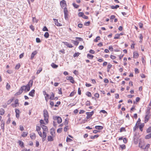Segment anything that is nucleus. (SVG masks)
Instances as JSON below:
<instances>
[{
  "mask_svg": "<svg viewBox=\"0 0 151 151\" xmlns=\"http://www.w3.org/2000/svg\"><path fill=\"white\" fill-rule=\"evenodd\" d=\"M44 116V119L46 123L48 122V119L49 117L47 111L45 109L43 111Z\"/></svg>",
  "mask_w": 151,
  "mask_h": 151,
  "instance_id": "obj_1",
  "label": "nucleus"
},
{
  "mask_svg": "<svg viewBox=\"0 0 151 151\" xmlns=\"http://www.w3.org/2000/svg\"><path fill=\"white\" fill-rule=\"evenodd\" d=\"M21 88L23 91H24L25 92L28 91L30 89L29 87L27 86V85L23 86H22Z\"/></svg>",
  "mask_w": 151,
  "mask_h": 151,
  "instance_id": "obj_2",
  "label": "nucleus"
},
{
  "mask_svg": "<svg viewBox=\"0 0 151 151\" xmlns=\"http://www.w3.org/2000/svg\"><path fill=\"white\" fill-rule=\"evenodd\" d=\"M54 120H57L58 123L60 124L62 122V119L59 116H55L53 117Z\"/></svg>",
  "mask_w": 151,
  "mask_h": 151,
  "instance_id": "obj_3",
  "label": "nucleus"
},
{
  "mask_svg": "<svg viewBox=\"0 0 151 151\" xmlns=\"http://www.w3.org/2000/svg\"><path fill=\"white\" fill-rule=\"evenodd\" d=\"M66 79L67 80H69L72 83H75V81L73 78L71 76H67L66 77Z\"/></svg>",
  "mask_w": 151,
  "mask_h": 151,
  "instance_id": "obj_4",
  "label": "nucleus"
},
{
  "mask_svg": "<svg viewBox=\"0 0 151 151\" xmlns=\"http://www.w3.org/2000/svg\"><path fill=\"white\" fill-rule=\"evenodd\" d=\"M94 113V111H92L91 112H86V114H87L86 118L87 119H89L91 116Z\"/></svg>",
  "mask_w": 151,
  "mask_h": 151,
  "instance_id": "obj_5",
  "label": "nucleus"
},
{
  "mask_svg": "<svg viewBox=\"0 0 151 151\" xmlns=\"http://www.w3.org/2000/svg\"><path fill=\"white\" fill-rule=\"evenodd\" d=\"M139 147L141 148L144 149L145 144L143 141H140L139 145Z\"/></svg>",
  "mask_w": 151,
  "mask_h": 151,
  "instance_id": "obj_6",
  "label": "nucleus"
},
{
  "mask_svg": "<svg viewBox=\"0 0 151 151\" xmlns=\"http://www.w3.org/2000/svg\"><path fill=\"white\" fill-rule=\"evenodd\" d=\"M60 5L62 7H66V4L65 0H63L60 2Z\"/></svg>",
  "mask_w": 151,
  "mask_h": 151,
  "instance_id": "obj_7",
  "label": "nucleus"
},
{
  "mask_svg": "<svg viewBox=\"0 0 151 151\" xmlns=\"http://www.w3.org/2000/svg\"><path fill=\"white\" fill-rule=\"evenodd\" d=\"M53 20L55 25L58 26H62V24L58 22V19L54 18L53 19Z\"/></svg>",
  "mask_w": 151,
  "mask_h": 151,
  "instance_id": "obj_8",
  "label": "nucleus"
},
{
  "mask_svg": "<svg viewBox=\"0 0 151 151\" xmlns=\"http://www.w3.org/2000/svg\"><path fill=\"white\" fill-rule=\"evenodd\" d=\"M43 136L42 137V141H44L46 139V132L45 131H43Z\"/></svg>",
  "mask_w": 151,
  "mask_h": 151,
  "instance_id": "obj_9",
  "label": "nucleus"
},
{
  "mask_svg": "<svg viewBox=\"0 0 151 151\" xmlns=\"http://www.w3.org/2000/svg\"><path fill=\"white\" fill-rule=\"evenodd\" d=\"M35 93V90L34 89L32 90L29 93V95L30 96L33 97Z\"/></svg>",
  "mask_w": 151,
  "mask_h": 151,
  "instance_id": "obj_10",
  "label": "nucleus"
},
{
  "mask_svg": "<svg viewBox=\"0 0 151 151\" xmlns=\"http://www.w3.org/2000/svg\"><path fill=\"white\" fill-rule=\"evenodd\" d=\"M63 43H64L65 45L67 46L68 47L72 48L73 47L72 44H69L67 42H63Z\"/></svg>",
  "mask_w": 151,
  "mask_h": 151,
  "instance_id": "obj_11",
  "label": "nucleus"
},
{
  "mask_svg": "<svg viewBox=\"0 0 151 151\" xmlns=\"http://www.w3.org/2000/svg\"><path fill=\"white\" fill-rule=\"evenodd\" d=\"M33 81L32 80H30L29 81L28 84L27 85V86H29V88H30L32 86L33 84Z\"/></svg>",
  "mask_w": 151,
  "mask_h": 151,
  "instance_id": "obj_12",
  "label": "nucleus"
},
{
  "mask_svg": "<svg viewBox=\"0 0 151 151\" xmlns=\"http://www.w3.org/2000/svg\"><path fill=\"white\" fill-rule=\"evenodd\" d=\"M30 137L32 139H35L36 138L35 134L34 133H32L30 134Z\"/></svg>",
  "mask_w": 151,
  "mask_h": 151,
  "instance_id": "obj_13",
  "label": "nucleus"
},
{
  "mask_svg": "<svg viewBox=\"0 0 151 151\" xmlns=\"http://www.w3.org/2000/svg\"><path fill=\"white\" fill-rule=\"evenodd\" d=\"M22 92L23 91L21 89V88H20L19 91L15 94V96L19 95L21 94L22 93Z\"/></svg>",
  "mask_w": 151,
  "mask_h": 151,
  "instance_id": "obj_14",
  "label": "nucleus"
},
{
  "mask_svg": "<svg viewBox=\"0 0 151 151\" xmlns=\"http://www.w3.org/2000/svg\"><path fill=\"white\" fill-rule=\"evenodd\" d=\"M37 54V52L36 51H35L34 52H33L32 53L31 55V59H32L33 58H34L35 55Z\"/></svg>",
  "mask_w": 151,
  "mask_h": 151,
  "instance_id": "obj_15",
  "label": "nucleus"
},
{
  "mask_svg": "<svg viewBox=\"0 0 151 151\" xmlns=\"http://www.w3.org/2000/svg\"><path fill=\"white\" fill-rule=\"evenodd\" d=\"M18 142L19 144V145L20 146H21L22 147H24V144L23 142L21 140H19Z\"/></svg>",
  "mask_w": 151,
  "mask_h": 151,
  "instance_id": "obj_16",
  "label": "nucleus"
},
{
  "mask_svg": "<svg viewBox=\"0 0 151 151\" xmlns=\"http://www.w3.org/2000/svg\"><path fill=\"white\" fill-rule=\"evenodd\" d=\"M150 116H145V123L147 122L149 119Z\"/></svg>",
  "mask_w": 151,
  "mask_h": 151,
  "instance_id": "obj_17",
  "label": "nucleus"
},
{
  "mask_svg": "<svg viewBox=\"0 0 151 151\" xmlns=\"http://www.w3.org/2000/svg\"><path fill=\"white\" fill-rule=\"evenodd\" d=\"M95 128L96 129L101 130L103 129V127L100 126H96L95 127Z\"/></svg>",
  "mask_w": 151,
  "mask_h": 151,
  "instance_id": "obj_18",
  "label": "nucleus"
},
{
  "mask_svg": "<svg viewBox=\"0 0 151 151\" xmlns=\"http://www.w3.org/2000/svg\"><path fill=\"white\" fill-rule=\"evenodd\" d=\"M134 58H137L139 56L138 53L136 52H134L133 53Z\"/></svg>",
  "mask_w": 151,
  "mask_h": 151,
  "instance_id": "obj_19",
  "label": "nucleus"
},
{
  "mask_svg": "<svg viewBox=\"0 0 151 151\" xmlns=\"http://www.w3.org/2000/svg\"><path fill=\"white\" fill-rule=\"evenodd\" d=\"M119 5H116L115 6H111V8L112 9H116L119 7Z\"/></svg>",
  "mask_w": 151,
  "mask_h": 151,
  "instance_id": "obj_20",
  "label": "nucleus"
},
{
  "mask_svg": "<svg viewBox=\"0 0 151 151\" xmlns=\"http://www.w3.org/2000/svg\"><path fill=\"white\" fill-rule=\"evenodd\" d=\"M87 57L89 59H92L93 58L94 56L92 55L88 54H87Z\"/></svg>",
  "mask_w": 151,
  "mask_h": 151,
  "instance_id": "obj_21",
  "label": "nucleus"
},
{
  "mask_svg": "<svg viewBox=\"0 0 151 151\" xmlns=\"http://www.w3.org/2000/svg\"><path fill=\"white\" fill-rule=\"evenodd\" d=\"M41 127H42V129L43 130V131H46L47 130V128L46 126L44 125H41Z\"/></svg>",
  "mask_w": 151,
  "mask_h": 151,
  "instance_id": "obj_22",
  "label": "nucleus"
},
{
  "mask_svg": "<svg viewBox=\"0 0 151 151\" xmlns=\"http://www.w3.org/2000/svg\"><path fill=\"white\" fill-rule=\"evenodd\" d=\"M28 132H24L22 134V136L23 137H25L27 136Z\"/></svg>",
  "mask_w": 151,
  "mask_h": 151,
  "instance_id": "obj_23",
  "label": "nucleus"
},
{
  "mask_svg": "<svg viewBox=\"0 0 151 151\" xmlns=\"http://www.w3.org/2000/svg\"><path fill=\"white\" fill-rule=\"evenodd\" d=\"M55 96V95L54 94L52 93H51V95L49 99L51 100H54V98Z\"/></svg>",
  "mask_w": 151,
  "mask_h": 151,
  "instance_id": "obj_24",
  "label": "nucleus"
},
{
  "mask_svg": "<svg viewBox=\"0 0 151 151\" xmlns=\"http://www.w3.org/2000/svg\"><path fill=\"white\" fill-rule=\"evenodd\" d=\"M1 129L3 130V132L4 131V123L2 122V123L1 125Z\"/></svg>",
  "mask_w": 151,
  "mask_h": 151,
  "instance_id": "obj_25",
  "label": "nucleus"
},
{
  "mask_svg": "<svg viewBox=\"0 0 151 151\" xmlns=\"http://www.w3.org/2000/svg\"><path fill=\"white\" fill-rule=\"evenodd\" d=\"M51 66L52 67V68H56L58 67V65L55 64L54 63H52L51 64Z\"/></svg>",
  "mask_w": 151,
  "mask_h": 151,
  "instance_id": "obj_26",
  "label": "nucleus"
},
{
  "mask_svg": "<svg viewBox=\"0 0 151 151\" xmlns=\"http://www.w3.org/2000/svg\"><path fill=\"white\" fill-rule=\"evenodd\" d=\"M144 124H140L139 126V129L141 131H142V128L144 127Z\"/></svg>",
  "mask_w": 151,
  "mask_h": 151,
  "instance_id": "obj_27",
  "label": "nucleus"
},
{
  "mask_svg": "<svg viewBox=\"0 0 151 151\" xmlns=\"http://www.w3.org/2000/svg\"><path fill=\"white\" fill-rule=\"evenodd\" d=\"M4 110L2 108L0 109V114L1 115H3L4 114Z\"/></svg>",
  "mask_w": 151,
  "mask_h": 151,
  "instance_id": "obj_28",
  "label": "nucleus"
},
{
  "mask_svg": "<svg viewBox=\"0 0 151 151\" xmlns=\"http://www.w3.org/2000/svg\"><path fill=\"white\" fill-rule=\"evenodd\" d=\"M48 140L49 141H52L53 140V137L51 136H48Z\"/></svg>",
  "mask_w": 151,
  "mask_h": 151,
  "instance_id": "obj_29",
  "label": "nucleus"
},
{
  "mask_svg": "<svg viewBox=\"0 0 151 151\" xmlns=\"http://www.w3.org/2000/svg\"><path fill=\"white\" fill-rule=\"evenodd\" d=\"M63 11L64 14H68V11L66 7H65Z\"/></svg>",
  "mask_w": 151,
  "mask_h": 151,
  "instance_id": "obj_30",
  "label": "nucleus"
},
{
  "mask_svg": "<svg viewBox=\"0 0 151 151\" xmlns=\"http://www.w3.org/2000/svg\"><path fill=\"white\" fill-rule=\"evenodd\" d=\"M49 34L48 32H46L44 35V36L45 37L47 38L49 37Z\"/></svg>",
  "mask_w": 151,
  "mask_h": 151,
  "instance_id": "obj_31",
  "label": "nucleus"
},
{
  "mask_svg": "<svg viewBox=\"0 0 151 151\" xmlns=\"http://www.w3.org/2000/svg\"><path fill=\"white\" fill-rule=\"evenodd\" d=\"M84 14L82 12H79L78 14V15L79 17H82L83 16Z\"/></svg>",
  "mask_w": 151,
  "mask_h": 151,
  "instance_id": "obj_32",
  "label": "nucleus"
},
{
  "mask_svg": "<svg viewBox=\"0 0 151 151\" xmlns=\"http://www.w3.org/2000/svg\"><path fill=\"white\" fill-rule=\"evenodd\" d=\"M73 5L75 8H78L79 7V5L76 4L75 3H73Z\"/></svg>",
  "mask_w": 151,
  "mask_h": 151,
  "instance_id": "obj_33",
  "label": "nucleus"
},
{
  "mask_svg": "<svg viewBox=\"0 0 151 151\" xmlns=\"http://www.w3.org/2000/svg\"><path fill=\"white\" fill-rule=\"evenodd\" d=\"M10 85L8 83H7L6 86V89L7 90H9L10 88Z\"/></svg>",
  "mask_w": 151,
  "mask_h": 151,
  "instance_id": "obj_34",
  "label": "nucleus"
},
{
  "mask_svg": "<svg viewBox=\"0 0 151 151\" xmlns=\"http://www.w3.org/2000/svg\"><path fill=\"white\" fill-rule=\"evenodd\" d=\"M20 63H19L17 65L15 68V69H18L20 67Z\"/></svg>",
  "mask_w": 151,
  "mask_h": 151,
  "instance_id": "obj_35",
  "label": "nucleus"
},
{
  "mask_svg": "<svg viewBox=\"0 0 151 151\" xmlns=\"http://www.w3.org/2000/svg\"><path fill=\"white\" fill-rule=\"evenodd\" d=\"M100 112H102L104 114H106L105 116H106L107 114V113L105 110H101Z\"/></svg>",
  "mask_w": 151,
  "mask_h": 151,
  "instance_id": "obj_36",
  "label": "nucleus"
},
{
  "mask_svg": "<svg viewBox=\"0 0 151 151\" xmlns=\"http://www.w3.org/2000/svg\"><path fill=\"white\" fill-rule=\"evenodd\" d=\"M100 37L99 36H97L96 39L94 40V41L95 42H98V40H100Z\"/></svg>",
  "mask_w": 151,
  "mask_h": 151,
  "instance_id": "obj_37",
  "label": "nucleus"
},
{
  "mask_svg": "<svg viewBox=\"0 0 151 151\" xmlns=\"http://www.w3.org/2000/svg\"><path fill=\"white\" fill-rule=\"evenodd\" d=\"M99 135L98 134H96L95 135H94L93 136H91V139H95L96 138H97L99 137Z\"/></svg>",
  "mask_w": 151,
  "mask_h": 151,
  "instance_id": "obj_38",
  "label": "nucleus"
},
{
  "mask_svg": "<svg viewBox=\"0 0 151 151\" xmlns=\"http://www.w3.org/2000/svg\"><path fill=\"white\" fill-rule=\"evenodd\" d=\"M42 68H39V69L37 70L36 73L37 74H39L42 71Z\"/></svg>",
  "mask_w": 151,
  "mask_h": 151,
  "instance_id": "obj_39",
  "label": "nucleus"
},
{
  "mask_svg": "<svg viewBox=\"0 0 151 151\" xmlns=\"http://www.w3.org/2000/svg\"><path fill=\"white\" fill-rule=\"evenodd\" d=\"M123 131H124V132L126 131V129L124 127H122L120 128V132H122Z\"/></svg>",
  "mask_w": 151,
  "mask_h": 151,
  "instance_id": "obj_40",
  "label": "nucleus"
},
{
  "mask_svg": "<svg viewBox=\"0 0 151 151\" xmlns=\"http://www.w3.org/2000/svg\"><path fill=\"white\" fill-rule=\"evenodd\" d=\"M79 55V53L78 52H76L74 54L73 56L74 57H78Z\"/></svg>",
  "mask_w": 151,
  "mask_h": 151,
  "instance_id": "obj_41",
  "label": "nucleus"
},
{
  "mask_svg": "<svg viewBox=\"0 0 151 151\" xmlns=\"http://www.w3.org/2000/svg\"><path fill=\"white\" fill-rule=\"evenodd\" d=\"M86 95L88 97H91V93L89 92H87L86 93Z\"/></svg>",
  "mask_w": 151,
  "mask_h": 151,
  "instance_id": "obj_42",
  "label": "nucleus"
},
{
  "mask_svg": "<svg viewBox=\"0 0 151 151\" xmlns=\"http://www.w3.org/2000/svg\"><path fill=\"white\" fill-rule=\"evenodd\" d=\"M119 37L120 36L119 35V34H116L115 35V37H114V39H119Z\"/></svg>",
  "mask_w": 151,
  "mask_h": 151,
  "instance_id": "obj_43",
  "label": "nucleus"
},
{
  "mask_svg": "<svg viewBox=\"0 0 151 151\" xmlns=\"http://www.w3.org/2000/svg\"><path fill=\"white\" fill-rule=\"evenodd\" d=\"M151 138V136L150 135V134L146 135L145 137V138L146 139H149Z\"/></svg>",
  "mask_w": 151,
  "mask_h": 151,
  "instance_id": "obj_44",
  "label": "nucleus"
},
{
  "mask_svg": "<svg viewBox=\"0 0 151 151\" xmlns=\"http://www.w3.org/2000/svg\"><path fill=\"white\" fill-rule=\"evenodd\" d=\"M41 129V128L40 127L38 126H37L36 127V130L38 132H40V131Z\"/></svg>",
  "mask_w": 151,
  "mask_h": 151,
  "instance_id": "obj_45",
  "label": "nucleus"
},
{
  "mask_svg": "<svg viewBox=\"0 0 151 151\" xmlns=\"http://www.w3.org/2000/svg\"><path fill=\"white\" fill-rule=\"evenodd\" d=\"M32 20L34 22L37 23V20L35 17L32 18Z\"/></svg>",
  "mask_w": 151,
  "mask_h": 151,
  "instance_id": "obj_46",
  "label": "nucleus"
},
{
  "mask_svg": "<svg viewBox=\"0 0 151 151\" xmlns=\"http://www.w3.org/2000/svg\"><path fill=\"white\" fill-rule=\"evenodd\" d=\"M150 145L149 144H147L146 145L145 147H144V149H148L150 147Z\"/></svg>",
  "mask_w": 151,
  "mask_h": 151,
  "instance_id": "obj_47",
  "label": "nucleus"
},
{
  "mask_svg": "<svg viewBox=\"0 0 151 151\" xmlns=\"http://www.w3.org/2000/svg\"><path fill=\"white\" fill-rule=\"evenodd\" d=\"M30 28L32 29V30L34 31L35 30V28L32 25H31L29 26Z\"/></svg>",
  "mask_w": 151,
  "mask_h": 151,
  "instance_id": "obj_48",
  "label": "nucleus"
},
{
  "mask_svg": "<svg viewBox=\"0 0 151 151\" xmlns=\"http://www.w3.org/2000/svg\"><path fill=\"white\" fill-rule=\"evenodd\" d=\"M120 147L122 149H124L126 147L125 145H120Z\"/></svg>",
  "mask_w": 151,
  "mask_h": 151,
  "instance_id": "obj_49",
  "label": "nucleus"
},
{
  "mask_svg": "<svg viewBox=\"0 0 151 151\" xmlns=\"http://www.w3.org/2000/svg\"><path fill=\"white\" fill-rule=\"evenodd\" d=\"M13 100V99H10L7 102V104H9Z\"/></svg>",
  "mask_w": 151,
  "mask_h": 151,
  "instance_id": "obj_50",
  "label": "nucleus"
},
{
  "mask_svg": "<svg viewBox=\"0 0 151 151\" xmlns=\"http://www.w3.org/2000/svg\"><path fill=\"white\" fill-rule=\"evenodd\" d=\"M62 128H59L57 129V132L58 133H61L62 131Z\"/></svg>",
  "mask_w": 151,
  "mask_h": 151,
  "instance_id": "obj_51",
  "label": "nucleus"
},
{
  "mask_svg": "<svg viewBox=\"0 0 151 151\" xmlns=\"http://www.w3.org/2000/svg\"><path fill=\"white\" fill-rule=\"evenodd\" d=\"M147 133H150L151 132V127H150L147 130Z\"/></svg>",
  "mask_w": 151,
  "mask_h": 151,
  "instance_id": "obj_52",
  "label": "nucleus"
},
{
  "mask_svg": "<svg viewBox=\"0 0 151 151\" xmlns=\"http://www.w3.org/2000/svg\"><path fill=\"white\" fill-rule=\"evenodd\" d=\"M65 19L66 20H68V14H64Z\"/></svg>",
  "mask_w": 151,
  "mask_h": 151,
  "instance_id": "obj_53",
  "label": "nucleus"
},
{
  "mask_svg": "<svg viewBox=\"0 0 151 151\" xmlns=\"http://www.w3.org/2000/svg\"><path fill=\"white\" fill-rule=\"evenodd\" d=\"M19 127H20V130H21V131H22L24 130V128L22 126V125H20L19 126Z\"/></svg>",
  "mask_w": 151,
  "mask_h": 151,
  "instance_id": "obj_54",
  "label": "nucleus"
},
{
  "mask_svg": "<svg viewBox=\"0 0 151 151\" xmlns=\"http://www.w3.org/2000/svg\"><path fill=\"white\" fill-rule=\"evenodd\" d=\"M68 129V126H66L64 129V131L65 132H66Z\"/></svg>",
  "mask_w": 151,
  "mask_h": 151,
  "instance_id": "obj_55",
  "label": "nucleus"
},
{
  "mask_svg": "<svg viewBox=\"0 0 151 151\" xmlns=\"http://www.w3.org/2000/svg\"><path fill=\"white\" fill-rule=\"evenodd\" d=\"M42 30L43 31H48V30L47 28V27L46 26L44 27L43 29H42Z\"/></svg>",
  "mask_w": 151,
  "mask_h": 151,
  "instance_id": "obj_56",
  "label": "nucleus"
},
{
  "mask_svg": "<svg viewBox=\"0 0 151 151\" xmlns=\"http://www.w3.org/2000/svg\"><path fill=\"white\" fill-rule=\"evenodd\" d=\"M36 41L37 43H40L41 42L40 39L39 38H36Z\"/></svg>",
  "mask_w": 151,
  "mask_h": 151,
  "instance_id": "obj_57",
  "label": "nucleus"
},
{
  "mask_svg": "<svg viewBox=\"0 0 151 151\" xmlns=\"http://www.w3.org/2000/svg\"><path fill=\"white\" fill-rule=\"evenodd\" d=\"M110 58L112 60L115 59L116 58V57L114 55H111Z\"/></svg>",
  "mask_w": 151,
  "mask_h": 151,
  "instance_id": "obj_58",
  "label": "nucleus"
},
{
  "mask_svg": "<svg viewBox=\"0 0 151 151\" xmlns=\"http://www.w3.org/2000/svg\"><path fill=\"white\" fill-rule=\"evenodd\" d=\"M94 96L95 97L97 98H99V95L98 93H96L94 94Z\"/></svg>",
  "mask_w": 151,
  "mask_h": 151,
  "instance_id": "obj_59",
  "label": "nucleus"
},
{
  "mask_svg": "<svg viewBox=\"0 0 151 151\" xmlns=\"http://www.w3.org/2000/svg\"><path fill=\"white\" fill-rule=\"evenodd\" d=\"M90 23V22L89 21H88V22H85L84 23V25L86 26H88L89 25Z\"/></svg>",
  "mask_w": 151,
  "mask_h": 151,
  "instance_id": "obj_60",
  "label": "nucleus"
},
{
  "mask_svg": "<svg viewBox=\"0 0 151 151\" xmlns=\"http://www.w3.org/2000/svg\"><path fill=\"white\" fill-rule=\"evenodd\" d=\"M150 112L146 111V116H150Z\"/></svg>",
  "mask_w": 151,
  "mask_h": 151,
  "instance_id": "obj_61",
  "label": "nucleus"
},
{
  "mask_svg": "<svg viewBox=\"0 0 151 151\" xmlns=\"http://www.w3.org/2000/svg\"><path fill=\"white\" fill-rule=\"evenodd\" d=\"M109 49L110 51H113V48L112 46L111 45L109 46Z\"/></svg>",
  "mask_w": 151,
  "mask_h": 151,
  "instance_id": "obj_62",
  "label": "nucleus"
},
{
  "mask_svg": "<svg viewBox=\"0 0 151 151\" xmlns=\"http://www.w3.org/2000/svg\"><path fill=\"white\" fill-rule=\"evenodd\" d=\"M40 123L41 124H47L46 122L45 123L42 120H40Z\"/></svg>",
  "mask_w": 151,
  "mask_h": 151,
  "instance_id": "obj_63",
  "label": "nucleus"
},
{
  "mask_svg": "<svg viewBox=\"0 0 151 151\" xmlns=\"http://www.w3.org/2000/svg\"><path fill=\"white\" fill-rule=\"evenodd\" d=\"M89 52L93 54L95 53V51L92 50H90L89 51Z\"/></svg>",
  "mask_w": 151,
  "mask_h": 151,
  "instance_id": "obj_64",
  "label": "nucleus"
}]
</instances>
